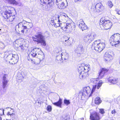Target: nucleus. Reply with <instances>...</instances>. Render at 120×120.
<instances>
[{"instance_id":"obj_1","label":"nucleus","mask_w":120,"mask_h":120,"mask_svg":"<svg viewBox=\"0 0 120 120\" xmlns=\"http://www.w3.org/2000/svg\"><path fill=\"white\" fill-rule=\"evenodd\" d=\"M35 37L36 38L33 37L32 38L34 41L37 42V44H41V45L44 46L46 45V44L45 41V38L42 33L38 32L35 36Z\"/></svg>"},{"instance_id":"obj_2","label":"nucleus","mask_w":120,"mask_h":120,"mask_svg":"<svg viewBox=\"0 0 120 120\" xmlns=\"http://www.w3.org/2000/svg\"><path fill=\"white\" fill-rule=\"evenodd\" d=\"M99 41V40L95 41L93 43L91 47L96 51L100 52L104 48L105 45V42H100Z\"/></svg>"},{"instance_id":"obj_3","label":"nucleus","mask_w":120,"mask_h":120,"mask_svg":"<svg viewBox=\"0 0 120 120\" xmlns=\"http://www.w3.org/2000/svg\"><path fill=\"white\" fill-rule=\"evenodd\" d=\"M19 57L17 54H13L10 53L6 57V61H8L10 64H15L17 63L18 61Z\"/></svg>"},{"instance_id":"obj_4","label":"nucleus","mask_w":120,"mask_h":120,"mask_svg":"<svg viewBox=\"0 0 120 120\" xmlns=\"http://www.w3.org/2000/svg\"><path fill=\"white\" fill-rule=\"evenodd\" d=\"M110 43H114L116 47L120 44V34H115L111 36L110 40Z\"/></svg>"},{"instance_id":"obj_5","label":"nucleus","mask_w":120,"mask_h":120,"mask_svg":"<svg viewBox=\"0 0 120 120\" xmlns=\"http://www.w3.org/2000/svg\"><path fill=\"white\" fill-rule=\"evenodd\" d=\"M40 3L42 5L48 3L47 5H45V8H44V10L45 11L50 10L51 7L53 6L54 3V0H40Z\"/></svg>"},{"instance_id":"obj_6","label":"nucleus","mask_w":120,"mask_h":120,"mask_svg":"<svg viewBox=\"0 0 120 120\" xmlns=\"http://www.w3.org/2000/svg\"><path fill=\"white\" fill-rule=\"evenodd\" d=\"M12 12L11 10L7 9L4 13L3 17L5 19H9V21H13L15 18V15H12Z\"/></svg>"},{"instance_id":"obj_7","label":"nucleus","mask_w":120,"mask_h":120,"mask_svg":"<svg viewBox=\"0 0 120 120\" xmlns=\"http://www.w3.org/2000/svg\"><path fill=\"white\" fill-rule=\"evenodd\" d=\"M91 91V89L89 86L84 87L79 93V95H82L81 98L82 99L86 98L88 94L90 93Z\"/></svg>"},{"instance_id":"obj_8","label":"nucleus","mask_w":120,"mask_h":120,"mask_svg":"<svg viewBox=\"0 0 120 120\" xmlns=\"http://www.w3.org/2000/svg\"><path fill=\"white\" fill-rule=\"evenodd\" d=\"M114 55V54L112 52H106L104 55V59L106 61L108 62L113 59V56Z\"/></svg>"},{"instance_id":"obj_9","label":"nucleus","mask_w":120,"mask_h":120,"mask_svg":"<svg viewBox=\"0 0 120 120\" xmlns=\"http://www.w3.org/2000/svg\"><path fill=\"white\" fill-rule=\"evenodd\" d=\"M90 120H100V118L99 113L95 112L90 113Z\"/></svg>"},{"instance_id":"obj_10","label":"nucleus","mask_w":120,"mask_h":120,"mask_svg":"<svg viewBox=\"0 0 120 120\" xmlns=\"http://www.w3.org/2000/svg\"><path fill=\"white\" fill-rule=\"evenodd\" d=\"M75 52L78 55H80L83 53L84 52V50L82 45H80L77 46L75 50Z\"/></svg>"},{"instance_id":"obj_11","label":"nucleus","mask_w":120,"mask_h":120,"mask_svg":"<svg viewBox=\"0 0 120 120\" xmlns=\"http://www.w3.org/2000/svg\"><path fill=\"white\" fill-rule=\"evenodd\" d=\"M103 83V82L102 81L100 80L99 81L98 83H97V84L94 85H93V87L92 89L91 92L90 94L89 95V97H90L91 96V94L93 93L96 88L98 89L101 86Z\"/></svg>"},{"instance_id":"obj_12","label":"nucleus","mask_w":120,"mask_h":120,"mask_svg":"<svg viewBox=\"0 0 120 120\" xmlns=\"http://www.w3.org/2000/svg\"><path fill=\"white\" fill-rule=\"evenodd\" d=\"M40 49L38 48H36L32 50L29 56L31 55L33 57H37L38 54L40 52Z\"/></svg>"},{"instance_id":"obj_13","label":"nucleus","mask_w":120,"mask_h":120,"mask_svg":"<svg viewBox=\"0 0 120 120\" xmlns=\"http://www.w3.org/2000/svg\"><path fill=\"white\" fill-rule=\"evenodd\" d=\"M28 23L26 22V21L23 22H20L18 24L22 29H29V28L28 27V25H27Z\"/></svg>"},{"instance_id":"obj_14","label":"nucleus","mask_w":120,"mask_h":120,"mask_svg":"<svg viewBox=\"0 0 120 120\" xmlns=\"http://www.w3.org/2000/svg\"><path fill=\"white\" fill-rule=\"evenodd\" d=\"M79 21L81 22L79 24V28H80L81 30H85L87 29V26L85 24L83 20L82 19H80Z\"/></svg>"},{"instance_id":"obj_15","label":"nucleus","mask_w":120,"mask_h":120,"mask_svg":"<svg viewBox=\"0 0 120 120\" xmlns=\"http://www.w3.org/2000/svg\"><path fill=\"white\" fill-rule=\"evenodd\" d=\"M103 8V6L101 3L97 4L95 6V8L96 9V11L97 12L102 11Z\"/></svg>"},{"instance_id":"obj_16","label":"nucleus","mask_w":120,"mask_h":120,"mask_svg":"<svg viewBox=\"0 0 120 120\" xmlns=\"http://www.w3.org/2000/svg\"><path fill=\"white\" fill-rule=\"evenodd\" d=\"M108 70L105 68H103L99 74L98 78L101 79L103 78L105 74L108 71Z\"/></svg>"},{"instance_id":"obj_17","label":"nucleus","mask_w":120,"mask_h":120,"mask_svg":"<svg viewBox=\"0 0 120 120\" xmlns=\"http://www.w3.org/2000/svg\"><path fill=\"white\" fill-rule=\"evenodd\" d=\"M110 22V21L109 20H105V19L104 17L102 18L100 20V24L104 26L108 22Z\"/></svg>"},{"instance_id":"obj_18","label":"nucleus","mask_w":120,"mask_h":120,"mask_svg":"<svg viewBox=\"0 0 120 120\" xmlns=\"http://www.w3.org/2000/svg\"><path fill=\"white\" fill-rule=\"evenodd\" d=\"M109 82L113 84H116L118 82V79L112 77H109L108 78Z\"/></svg>"},{"instance_id":"obj_19","label":"nucleus","mask_w":120,"mask_h":120,"mask_svg":"<svg viewBox=\"0 0 120 120\" xmlns=\"http://www.w3.org/2000/svg\"><path fill=\"white\" fill-rule=\"evenodd\" d=\"M73 41V39L72 38H70L66 42H64L63 44L64 46H71Z\"/></svg>"},{"instance_id":"obj_20","label":"nucleus","mask_w":120,"mask_h":120,"mask_svg":"<svg viewBox=\"0 0 120 120\" xmlns=\"http://www.w3.org/2000/svg\"><path fill=\"white\" fill-rule=\"evenodd\" d=\"M25 75V74L23 71L18 72L17 75V77L19 78L18 79L21 80L24 78Z\"/></svg>"},{"instance_id":"obj_21","label":"nucleus","mask_w":120,"mask_h":120,"mask_svg":"<svg viewBox=\"0 0 120 120\" xmlns=\"http://www.w3.org/2000/svg\"><path fill=\"white\" fill-rule=\"evenodd\" d=\"M79 73L80 74L79 75V77L81 79H84L87 76V75L88 74L87 71L86 72L84 71H81Z\"/></svg>"},{"instance_id":"obj_22","label":"nucleus","mask_w":120,"mask_h":120,"mask_svg":"<svg viewBox=\"0 0 120 120\" xmlns=\"http://www.w3.org/2000/svg\"><path fill=\"white\" fill-rule=\"evenodd\" d=\"M62 55V60L63 62V60H67L68 59L69 56L68 54L66 52H62L61 54Z\"/></svg>"},{"instance_id":"obj_23","label":"nucleus","mask_w":120,"mask_h":120,"mask_svg":"<svg viewBox=\"0 0 120 120\" xmlns=\"http://www.w3.org/2000/svg\"><path fill=\"white\" fill-rule=\"evenodd\" d=\"M88 35L89 37L90 41V42L94 40L96 36V34L94 33H92Z\"/></svg>"},{"instance_id":"obj_24","label":"nucleus","mask_w":120,"mask_h":120,"mask_svg":"<svg viewBox=\"0 0 120 120\" xmlns=\"http://www.w3.org/2000/svg\"><path fill=\"white\" fill-rule=\"evenodd\" d=\"M66 3H56L57 6L58 8L60 9L64 8L66 7V5H65Z\"/></svg>"},{"instance_id":"obj_25","label":"nucleus","mask_w":120,"mask_h":120,"mask_svg":"<svg viewBox=\"0 0 120 120\" xmlns=\"http://www.w3.org/2000/svg\"><path fill=\"white\" fill-rule=\"evenodd\" d=\"M52 104L55 106L61 107L62 104V100L60 98L58 101L57 102L53 103Z\"/></svg>"},{"instance_id":"obj_26","label":"nucleus","mask_w":120,"mask_h":120,"mask_svg":"<svg viewBox=\"0 0 120 120\" xmlns=\"http://www.w3.org/2000/svg\"><path fill=\"white\" fill-rule=\"evenodd\" d=\"M112 24L111 23V21L108 22L104 26V28L105 30H107L110 29L112 27Z\"/></svg>"},{"instance_id":"obj_27","label":"nucleus","mask_w":120,"mask_h":120,"mask_svg":"<svg viewBox=\"0 0 120 120\" xmlns=\"http://www.w3.org/2000/svg\"><path fill=\"white\" fill-rule=\"evenodd\" d=\"M8 4H13L17 5L19 4V2L16 0H6Z\"/></svg>"},{"instance_id":"obj_28","label":"nucleus","mask_w":120,"mask_h":120,"mask_svg":"<svg viewBox=\"0 0 120 120\" xmlns=\"http://www.w3.org/2000/svg\"><path fill=\"white\" fill-rule=\"evenodd\" d=\"M41 54H40L39 53V52L38 53L37 56V58L39 59L40 60H42L44 58V55L43 54V52H41Z\"/></svg>"},{"instance_id":"obj_29","label":"nucleus","mask_w":120,"mask_h":120,"mask_svg":"<svg viewBox=\"0 0 120 120\" xmlns=\"http://www.w3.org/2000/svg\"><path fill=\"white\" fill-rule=\"evenodd\" d=\"M71 37H69L67 36H64L62 38V40L61 41L63 43L64 42H66Z\"/></svg>"},{"instance_id":"obj_30","label":"nucleus","mask_w":120,"mask_h":120,"mask_svg":"<svg viewBox=\"0 0 120 120\" xmlns=\"http://www.w3.org/2000/svg\"><path fill=\"white\" fill-rule=\"evenodd\" d=\"M21 48V51H23L24 50H26L27 49L28 47V45H26L23 44L22 45L19 46Z\"/></svg>"},{"instance_id":"obj_31","label":"nucleus","mask_w":120,"mask_h":120,"mask_svg":"<svg viewBox=\"0 0 120 120\" xmlns=\"http://www.w3.org/2000/svg\"><path fill=\"white\" fill-rule=\"evenodd\" d=\"M101 100L100 98L99 97H97L95 99V104L97 105L101 103Z\"/></svg>"},{"instance_id":"obj_32","label":"nucleus","mask_w":120,"mask_h":120,"mask_svg":"<svg viewBox=\"0 0 120 120\" xmlns=\"http://www.w3.org/2000/svg\"><path fill=\"white\" fill-rule=\"evenodd\" d=\"M78 69V71L79 73H80L81 71H84V70H85V68L84 67V66L82 65L79 66Z\"/></svg>"},{"instance_id":"obj_33","label":"nucleus","mask_w":120,"mask_h":120,"mask_svg":"<svg viewBox=\"0 0 120 120\" xmlns=\"http://www.w3.org/2000/svg\"><path fill=\"white\" fill-rule=\"evenodd\" d=\"M88 35L85 36L84 38V41L86 42H88V43H90V39Z\"/></svg>"},{"instance_id":"obj_34","label":"nucleus","mask_w":120,"mask_h":120,"mask_svg":"<svg viewBox=\"0 0 120 120\" xmlns=\"http://www.w3.org/2000/svg\"><path fill=\"white\" fill-rule=\"evenodd\" d=\"M99 78L96 79H91V81L92 82H93L95 84H97L99 80Z\"/></svg>"},{"instance_id":"obj_35","label":"nucleus","mask_w":120,"mask_h":120,"mask_svg":"<svg viewBox=\"0 0 120 120\" xmlns=\"http://www.w3.org/2000/svg\"><path fill=\"white\" fill-rule=\"evenodd\" d=\"M50 23L52 26H54L55 27H56L58 26H60V24H57V26L56 25V23H55L54 21L53 20H51L50 22Z\"/></svg>"},{"instance_id":"obj_36","label":"nucleus","mask_w":120,"mask_h":120,"mask_svg":"<svg viewBox=\"0 0 120 120\" xmlns=\"http://www.w3.org/2000/svg\"><path fill=\"white\" fill-rule=\"evenodd\" d=\"M56 60H57L58 61H61L62 60V55H60V54L57 55L56 57Z\"/></svg>"},{"instance_id":"obj_37","label":"nucleus","mask_w":120,"mask_h":120,"mask_svg":"<svg viewBox=\"0 0 120 120\" xmlns=\"http://www.w3.org/2000/svg\"><path fill=\"white\" fill-rule=\"evenodd\" d=\"M66 16H68L67 15H61L60 16H58V17L59 18V20L58 21V22H60V19L61 20L62 18H65L66 17Z\"/></svg>"},{"instance_id":"obj_38","label":"nucleus","mask_w":120,"mask_h":120,"mask_svg":"<svg viewBox=\"0 0 120 120\" xmlns=\"http://www.w3.org/2000/svg\"><path fill=\"white\" fill-rule=\"evenodd\" d=\"M15 33H17L19 35L20 34H23L24 33V30H15Z\"/></svg>"},{"instance_id":"obj_39","label":"nucleus","mask_w":120,"mask_h":120,"mask_svg":"<svg viewBox=\"0 0 120 120\" xmlns=\"http://www.w3.org/2000/svg\"><path fill=\"white\" fill-rule=\"evenodd\" d=\"M64 103L67 105H68L70 103L69 100H67L66 99H64Z\"/></svg>"},{"instance_id":"obj_40","label":"nucleus","mask_w":120,"mask_h":120,"mask_svg":"<svg viewBox=\"0 0 120 120\" xmlns=\"http://www.w3.org/2000/svg\"><path fill=\"white\" fill-rule=\"evenodd\" d=\"M41 60L37 58L36 59L35 62V64H38L40 63V62Z\"/></svg>"},{"instance_id":"obj_41","label":"nucleus","mask_w":120,"mask_h":120,"mask_svg":"<svg viewBox=\"0 0 120 120\" xmlns=\"http://www.w3.org/2000/svg\"><path fill=\"white\" fill-rule=\"evenodd\" d=\"M108 5L109 8H111L113 6V5L110 1H109L108 2Z\"/></svg>"},{"instance_id":"obj_42","label":"nucleus","mask_w":120,"mask_h":120,"mask_svg":"<svg viewBox=\"0 0 120 120\" xmlns=\"http://www.w3.org/2000/svg\"><path fill=\"white\" fill-rule=\"evenodd\" d=\"M4 110L2 109H0V116H2L4 115Z\"/></svg>"},{"instance_id":"obj_43","label":"nucleus","mask_w":120,"mask_h":120,"mask_svg":"<svg viewBox=\"0 0 120 120\" xmlns=\"http://www.w3.org/2000/svg\"><path fill=\"white\" fill-rule=\"evenodd\" d=\"M0 46V49H3L5 48V46L4 43H2Z\"/></svg>"},{"instance_id":"obj_44","label":"nucleus","mask_w":120,"mask_h":120,"mask_svg":"<svg viewBox=\"0 0 120 120\" xmlns=\"http://www.w3.org/2000/svg\"><path fill=\"white\" fill-rule=\"evenodd\" d=\"M47 109L48 111L49 112L51 111L52 109L51 106L50 105L48 106L47 108Z\"/></svg>"},{"instance_id":"obj_45","label":"nucleus","mask_w":120,"mask_h":120,"mask_svg":"<svg viewBox=\"0 0 120 120\" xmlns=\"http://www.w3.org/2000/svg\"><path fill=\"white\" fill-rule=\"evenodd\" d=\"M66 26L65 27V28L66 29H67L70 26H71L70 23H67L66 24Z\"/></svg>"},{"instance_id":"obj_46","label":"nucleus","mask_w":120,"mask_h":120,"mask_svg":"<svg viewBox=\"0 0 120 120\" xmlns=\"http://www.w3.org/2000/svg\"><path fill=\"white\" fill-rule=\"evenodd\" d=\"M69 118L68 116H66L64 118L62 119L61 120H69Z\"/></svg>"},{"instance_id":"obj_47","label":"nucleus","mask_w":120,"mask_h":120,"mask_svg":"<svg viewBox=\"0 0 120 120\" xmlns=\"http://www.w3.org/2000/svg\"><path fill=\"white\" fill-rule=\"evenodd\" d=\"M67 1L66 0H63L60 1H59L57 2H56V3H67Z\"/></svg>"},{"instance_id":"obj_48","label":"nucleus","mask_w":120,"mask_h":120,"mask_svg":"<svg viewBox=\"0 0 120 120\" xmlns=\"http://www.w3.org/2000/svg\"><path fill=\"white\" fill-rule=\"evenodd\" d=\"M99 112L101 114H103L105 113V112H104V109H100Z\"/></svg>"},{"instance_id":"obj_49","label":"nucleus","mask_w":120,"mask_h":120,"mask_svg":"<svg viewBox=\"0 0 120 120\" xmlns=\"http://www.w3.org/2000/svg\"><path fill=\"white\" fill-rule=\"evenodd\" d=\"M7 115L8 116L10 115L11 116L13 115H14V114L13 113L12 114H10V112H8L7 113Z\"/></svg>"},{"instance_id":"obj_50","label":"nucleus","mask_w":120,"mask_h":120,"mask_svg":"<svg viewBox=\"0 0 120 120\" xmlns=\"http://www.w3.org/2000/svg\"><path fill=\"white\" fill-rule=\"evenodd\" d=\"M19 26L18 24L16 26L15 28V30H17L19 29Z\"/></svg>"},{"instance_id":"obj_51","label":"nucleus","mask_w":120,"mask_h":120,"mask_svg":"<svg viewBox=\"0 0 120 120\" xmlns=\"http://www.w3.org/2000/svg\"><path fill=\"white\" fill-rule=\"evenodd\" d=\"M116 113V111L114 109L112 110L111 112V113L113 115H115Z\"/></svg>"},{"instance_id":"obj_52","label":"nucleus","mask_w":120,"mask_h":120,"mask_svg":"<svg viewBox=\"0 0 120 120\" xmlns=\"http://www.w3.org/2000/svg\"><path fill=\"white\" fill-rule=\"evenodd\" d=\"M75 26L74 25H73L71 26V30H75Z\"/></svg>"},{"instance_id":"obj_53","label":"nucleus","mask_w":120,"mask_h":120,"mask_svg":"<svg viewBox=\"0 0 120 120\" xmlns=\"http://www.w3.org/2000/svg\"><path fill=\"white\" fill-rule=\"evenodd\" d=\"M69 31V30H63V32L64 33H69L70 32Z\"/></svg>"},{"instance_id":"obj_54","label":"nucleus","mask_w":120,"mask_h":120,"mask_svg":"<svg viewBox=\"0 0 120 120\" xmlns=\"http://www.w3.org/2000/svg\"><path fill=\"white\" fill-rule=\"evenodd\" d=\"M45 4L44 5H42V6H41L43 10H44V8H45Z\"/></svg>"},{"instance_id":"obj_55","label":"nucleus","mask_w":120,"mask_h":120,"mask_svg":"<svg viewBox=\"0 0 120 120\" xmlns=\"http://www.w3.org/2000/svg\"><path fill=\"white\" fill-rule=\"evenodd\" d=\"M37 101H37L36 102H37L38 103L40 104V105H41V101H38V102H37Z\"/></svg>"},{"instance_id":"obj_56","label":"nucleus","mask_w":120,"mask_h":120,"mask_svg":"<svg viewBox=\"0 0 120 120\" xmlns=\"http://www.w3.org/2000/svg\"><path fill=\"white\" fill-rule=\"evenodd\" d=\"M116 13H117L119 15H120V11L119 10L118 11H117L116 12Z\"/></svg>"},{"instance_id":"obj_57","label":"nucleus","mask_w":120,"mask_h":120,"mask_svg":"<svg viewBox=\"0 0 120 120\" xmlns=\"http://www.w3.org/2000/svg\"><path fill=\"white\" fill-rule=\"evenodd\" d=\"M81 0H74L75 2H76L78 1H80Z\"/></svg>"},{"instance_id":"obj_58","label":"nucleus","mask_w":120,"mask_h":120,"mask_svg":"<svg viewBox=\"0 0 120 120\" xmlns=\"http://www.w3.org/2000/svg\"><path fill=\"white\" fill-rule=\"evenodd\" d=\"M62 0H56V2H57L59 1H60Z\"/></svg>"},{"instance_id":"obj_59","label":"nucleus","mask_w":120,"mask_h":120,"mask_svg":"<svg viewBox=\"0 0 120 120\" xmlns=\"http://www.w3.org/2000/svg\"><path fill=\"white\" fill-rule=\"evenodd\" d=\"M30 25H31V26L30 27V28H31L32 27V25L31 23H29Z\"/></svg>"},{"instance_id":"obj_60","label":"nucleus","mask_w":120,"mask_h":120,"mask_svg":"<svg viewBox=\"0 0 120 120\" xmlns=\"http://www.w3.org/2000/svg\"><path fill=\"white\" fill-rule=\"evenodd\" d=\"M1 116H0V120H2V119L1 117Z\"/></svg>"},{"instance_id":"obj_61","label":"nucleus","mask_w":120,"mask_h":120,"mask_svg":"<svg viewBox=\"0 0 120 120\" xmlns=\"http://www.w3.org/2000/svg\"><path fill=\"white\" fill-rule=\"evenodd\" d=\"M9 108V107H7V108H6V109H7L8 108ZM10 108L11 109L13 110L11 108Z\"/></svg>"},{"instance_id":"obj_62","label":"nucleus","mask_w":120,"mask_h":120,"mask_svg":"<svg viewBox=\"0 0 120 120\" xmlns=\"http://www.w3.org/2000/svg\"><path fill=\"white\" fill-rule=\"evenodd\" d=\"M65 18H62V19H61L62 20H64V19H64Z\"/></svg>"},{"instance_id":"obj_63","label":"nucleus","mask_w":120,"mask_h":120,"mask_svg":"<svg viewBox=\"0 0 120 120\" xmlns=\"http://www.w3.org/2000/svg\"><path fill=\"white\" fill-rule=\"evenodd\" d=\"M81 119H82V120H83L84 119V118H82Z\"/></svg>"},{"instance_id":"obj_64","label":"nucleus","mask_w":120,"mask_h":120,"mask_svg":"<svg viewBox=\"0 0 120 120\" xmlns=\"http://www.w3.org/2000/svg\"><path fill=\"white\" fill-rule=\"evenodd\" d=\"M8 120V119H6V120Z\"/></svg>"}]
</instances>
